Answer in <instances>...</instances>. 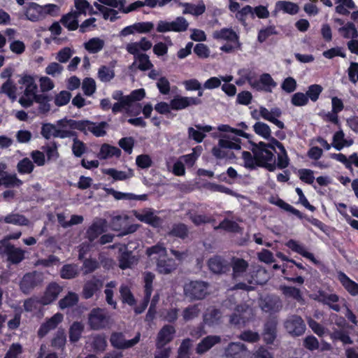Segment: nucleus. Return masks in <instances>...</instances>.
Returning a JSON list of instances; mask_svg holds the SVG:
<instances>
[{
  "label": "nucleus",
  "mask_w": 358,
  "mask_h": 358,
  "mask_svg": "<svg viewBox=\"0 0 358 358\" xmlns=\"http://www.w3.org/2000/svg\"><path fill=\"white\" fill-rule=\"evenodd\" d=\"M281 110L278 108H273L271 110H268L267 108L262 106L259 108V115L262 117L273 122L278 128L283 129L285 127L284 123L277 119L281 115Z\"/></svg>",
  "instance_id": "16"
},
{
  "label": "nucleus",
  "mask_w": 358,
  "mask_h": 358,
  "mask_svg": "<svg viewBox=\"0 0 358 358\" xmlns=\"http://www.w3.org/2000/svg\"><path fill=\"white\" fill-rule=\"evenodd\" d=\"M207 265L212 273L217 275L229 271L230 267L228 262L220 255L210 257L207 262Z\"/></svg>",
  "instance_id": "11"
},
{
  "label": "nucleus",
  "mask_w": 358,
  "mask_h": 358,
  "mask_svg": "<svg viewBox=\"0 0 358 358\" xmlns=\"http://www.w3.org/2000/svg\"><path fill=\"white\" fill-rule=\"evenodd\" d=\"M66 342V336L64 329H58L52 339V346L62 349Z\"/></svg>",
  "instance_id": "52"
},
{
  "label": "nucleus",
  "mask_w": 358,
  "mask_h": 358,
  "mask_svg": "<svg viewBox=\"0 0 358 358\" xmlns=\"http://www.w3.org/2000/svg\"><path fill=\"white\" fill-rule=\"evenodd\" d=\"M103 285L101 279L96 275H92L90 279L86 280L83 285L82 294L85 299L92 298L97 292H99Z\"/></svg>",
  "instance_id": "10"
},
{
  "label": "nucleus",
  "mask_w": 358,
  "mask_h": 358,
  "mask_svg": "<svg viewBox=\"0 0 358 358\" xmlns=\"http://www.w3.org/2000/svg\"><path fill=\"white\" fill-rule=\"evenodd\" d=\"M106 222L103 219H96L92 225L88 228L86 235L90 242L94 241L100 234L105 231Z\"/></svg>",
  "instance_id": "22"
},
{
  "label": "nucleus",
  "mask_w": 358,
  "mask_h": 358,
  "mask_svg": "<svg viewBox=\"0 0 358 358\" xmlns=\"http://www.w3.org/2000/svg\"><path fill=\"white\" fill-rule=\"evenodd\" d=\"M120 255L118 257L119 267L124 270L126 268H131L138 262V259L132 255L131 251L127 250L126 245H120L119 248Z\"/></svg>",
  "instance_id": "13"
},
{
  "label": "nucleus",
  "mask_w": 358,
  "mask_h": 358,
  "mask_svg": "<svg viewBox=\"0 0 358 358\" xmlns=\"http://www.w3.org/2000/svg\"><path fill=\"white\" fill-rule=\"evenodd\" d=\"M141 334L139 332L131 340H127L125 336L122 332H113L110 337V342L113 348L119 350H124L132 348L136 345L139 342Z\"/></svg>",
  "instance_id": "7"
},
{
  "label": "nucleus",
  "mask_w": 358,
  "mask_h": 358,
  "mask_svg": "<svg viewBox=\"0 0 358 358\" xmlns=\"http://www.w3.org/2000/svg\"><path fill=\"white\" fill-rule=\"evenodd\" d=\"M85 131L83 133L87 134V131L92 132L95 136L100 137L106 134V129L108 127V124L106 122H101L99 124L85 120Z\"/></svg>",
  "instance_id": "24"
},
{
  "label": "nucleus",
  "mask_w": 358,
  "mask_h": 358,
  "mask_svg": "<svg viewBox=\"0 0 358 358\" xmlns=\"http://www.w3.org/2000/svg\"><path fill=\"white\" fill-rule=\"evenodd\" d=\"M180 6L185 8L183 14H192L194 15H200L206 10L205 5L201 3L199 5H194L188 3H181Z\"/></svg>",
  "instance_id": "39"
},
{
  "label": "nucleus",
  "mask_w": 358,
  "mask_h": 358,
  "mask_svg": "<svg viewBox=\"0 0 358 358\" xmlns=\"http://www.w3.org/2000/svg\"><path fill=\"white\" fill-rule=\"evenodd\" d=\"M4 222L8 224H13L20 226H27L29 223L28 219L24 215L20 214H10L4 217Z\"/></svg>",
  "instance_id": "48"
},
{
  "label": "nucleus",
  "mask_w": 358,
  "mask_h": 358,
  "mask_svg": "<svg viewBox=\"0 0 358 358\" xmlns=\"http://www.w3.org/2000/svg\"><path fill=\"white\" fill-rule=\"evenodd\" d=\"M78 301V295L76 293L69 292L64 298L59 301V307L62 309H64L66 308L73 306L77 303Z\"/></svg>",
  "instance_id": "57"
},
{
  "label": "nucleus",
  "mask_w": 358,
  "mask_h": 358,
  "mask_svg": "<svg viewBox=\"0 0 358 358\" xmlns=\"http://www.w3.org/2000/svg\"><path fill=\"white\" fill-rule=\"evenodd\" d=\"M214 229L215 230L222 229L229 232H239L241 231V227L236 222L227 219L221 222L220 224L215 227Z\"/></svg>",
  "instance_id": "55"
},
{
  "label": "nucleus",
  "mask_w": 358,
  "mask_h": 358,
  "mask_svg": "<svg viewBox=\"0 0 358 358\" xmlns=\"http://www.w3.org/2000/svg\"><path fill=\"white\" fill-rule=\"evenodd\" d=\"M340 31H343V36L346 38L355 39L358 37V32L354 24L348 22L345 27L339 29Z\"/></svg>",
  "instance_id": "63"
},
{
  "label": "nucleus",
  "mask_w": 358,
  "mask_h": 358,
  "mask_svg": "<svg viewBox=\"0 0 358 358\" xmlns=\"http://www.w3.org/2000/svg\"><path fill=\"white\" fill-rule=\"evenodd\" d=\"M248 351L245 344L241 342H231L224 348L223 357L224 358H245Z\"/></svg>",
  "instance_id": "9"
},
{
  "label": "nucleus",
  "mask_w": 358,
  "mask_h": 358,
  "mask_svg": "<svg viewBox=\"0 0 358 358\" xmlns=\"http://www.w3.org/2000/svg\"><path fill=\"white\" fill-rule=\"evenodd\" d=\"M16 87L10 79H8L5 82L1 89V92L6 94L10 99H15L16 98Z\"/></svg>",
  "instance_id": "61"
},
{
  "label": "nucleus",
  "mask_w": 358,
  "mask_h": 358,
  "mask_svg": "<svg viewBox=\"0 0 358 358\" xmlns=\"http://www.w3.org/2000/svg\"><path fill=\"white\" fill-rule=\"evenodd\" d=\"M318 301L324 304L328 305L334 310L338 312L340 311V306L335 304L338 301V296L336 294H320L318 298Z\"/></svg>",
  "instance_id": "36"
},
{
  "label": "nucleus",
  "mask_w": 358,
  "mask_h": 358,
  "mask_svg": "<svg viewBox=\"0 0 358 358\" xmlns=\"http://www.w3.org/2000/svg\"><path fill=\"white\" fill-rule=\"evenodd\" d=\"M280 289L286 297L292 298L301 304L305 303L301 291L299 289L292 286H281Z\"/></svg>",
  "instance_id": "29"
},
{
  "label": "nucleus",
  "mask_w": 358,
  "mask_h": 358,
  "mask_svg": "<svg viewBox=\"0 0 358 358\" xmlns=\"http://www.w3.org/2000/svg\"><path fill=\"white\" fill-rule=\"evenodd\" d=\"M63 320V315L61 313H56L50 317L46 322L41 324L38 335L40 337L45 336L50 330L55 329L57 326L62 322Z\"/></svg>",
  "instance_id": "23"
},
{
  "label": "nucleus",
  "mask_w": 358,
  "mask_h": 358,
  "mask_svg": "<svg viewBox=\"0 0 358 358\" xmlns=\"http://www.w3.org/2000/svg\"><path fill=\"white\" fill-rule=\"evenodd\" d=\"M336 12L338 14L348 15L350 14L348 9H354L356 8L355 3L352 0H336Z\"/></svg>",
  "instance_id": "37"
},
{
  "label": "nucleus",
  "mask_w": 358,
  "mask_h": 358,
  "mask_svg": "<svg viewBox=\"0 0 358 358\" xmlns=\"http://www.w3.org/2000/svg\"><path fill=\"white\" fill-rule=\"evenodd\" d=\"M133 214L141 222H145L155 227L159 226L162 223L160 217L154 215L151 209H145L142 213L134 210L133 211Z\"/></svg>",
  "instance_id": "21"
},
{
  "label": "nucleus",
  "mask_w": 358,
  "mask_h": 358,
  "mask_svg": "<svg viewBox=\"0 0 358 358\" xmlns=\"http://www.w3.org/2000/svg\"><path fill=\"white\" fill-rule=\"evenodd\" d=\"M87 150L85 144L80 141L77 136L73 139L72 152L73 155L77 157H80Z\"/></svg>",
  "instance_id": "59"
},
{
  "label": "nucleus",
  "mask_w": 358,
  "mask_h": 358,
  "mask_svg": "<svg viewBox=\"0 0 358 358\" xmlns=\"http://www.w3.org/2000/svg\"><path fill=\"white\" fill-rule=\"evenodd\" d=\"M338 279L343 286L352 295L358 294V284L350 280L345 273L341 272L338 273Z\"/></svg>",
  "instance_id": "30"
},
{
  "label": "nucleus",
  "mask_w": 358,
  "mask_h": 358,
  "mask_svg": "<svg viewBox=\"0 0 358 358\" xmlns=\"http://www.w3.org/2000/svg\"><path fill=\"white\" fill-rule=\"evenodd\" d=\"M137 61L139 63L138 69L141 71H147L153 66L149 59V56L144 53H140L135 57L134 62L129 66L130 70H133Z\"/></svg>",
  "instance_id": "33"
},
{
  "label": "nucleus",
  "mask_w": 358,
  "mask_h": 358,
  "mask_svg": "<svg viewBox=\"0 0 358 358\" xmlns=\"http://www.w3.org/2000/svg\"><path fill=\"white\" fill-rule=\"evenodd\" d=\"M177 266L178 265L173 259H157V270L161 274H170L177 268Z\"/></svg>",
  "instance_id": "26"
},
{
  "label": "nucleus",
  "mask_w": 358,
  "mask_h": 358,
  "mask_svg": "<svg viewBox=\"0 0 358 358\" xmlns=\"http://www.w3.org/2000/svg\"><path fill=\"white\" fill-rule=\"evenodd\" d=\"M253 129L257 134L262 136L263 138L266 139H269L271 138V131L269 126L266 124L262 122H257L254 124Z\"/></svg>",
  "instance_id": "51"
},
{
  "label": "nucleus",
  "mask_w": 358,
  "mask_h": 358,
  "mask_svg": "<svg viewBox=\"0 0 358 358\" xmlns=\"http://www.w3.org/2000/svg\"><path fill=\"white\" fill-rule=\"evenodd\" d=\"M282 300L275 295H267L259 300V307L266 313H278L282 310Z\"/></svg>",
  "instance_id": "8"
},
{
  "label": "nucleus",
  "mask_w": 358,
  "mask_h": 358,
  "mask_svg": "<svg viewBox=\"0 0 358 358\" xmlns=\"http://www.w3.org/2000/svg\"><path fill=\"white\" fill-rule=\"evenodd\" d=\"M25 15L27 20L32 22L40 20L45 17L44 8L36 3H30L26 10Z\"/></svg>",
  "instance_id": "25"
},
{
  "label": "nucleus",
  "mask_w": 358,
  "mask_h": 358,
  "mask_svg": "<svg viewBox=\"0 0 358 358\" xmlns=\"http://www.w3.org/2000/svg\"><path fill=\"white\" fill-rule=\"evenodd\" d=\"M252 280L249 283L255 282L257 285H264L270 278L267 271L262 267L258 268L255 275H252Z\"/></svg>",
  "instance_id": "45"
},
{
  "label": "nucleus",
  "mask_w": 358,
  "mask_h": 358,
  "mask_svg": "<svg viewBox=\"0 0 358 358\" xmlns=\"http://www.w3.org/2000/svg\"><path fill=\"white\" fill-rule=\"evenodd\" d=\"M322 87L320 85H312L308 87V89L306 93L308 98H310L312 101H316L320 93L322 92Z\"/></svg>",
  "instance_id": "64"
},
{
  "label": "nucleus",
  "mask_w": 358,
  "mask_h": 358,
  "mask_svg": "<svg viewBox=\"0 0 358 358\" xmlns=\"http://www.w3.org/2000/svg\"><path fill=\"white\" fill-rule=\"evenodd\" d=\"M19 83L25 86L24 94L20 98L19 103L23 107H29L33 104L34 99L38 95L36 94L37 85L35 83L34 78L28 75L23 76Z\"/></svg>",
  "instance_id": "4"
},
{
  "label": "nucleus",
  "mask_w": 358,
  "mask_h": 358,
  "mask_svg": "<svg viewBox=\"0 0 358 358\" xmlns=\"http://www.w3.org/2000/svg\"><path fill=\"white\" fill-rule=\"evenodd\" d=\"M283 327L287 333L293 337L302 336L306 329L303 320L298 315L289 316L283 322Z\"/></svg>",
  "instance_id": "5"
},
{
  "label": "nucleus",
  "mask_w": 358,
  "mask_h": 358,
  "mask_svg": "<svg viewBox=\"0 0 358 358\" xmlns=\"http://www.w3.org/2000/svg\"><path fill=\"white\" fill-rule=\"evenodd\" d=\"M145 92L143 89H139L133 91L130 95L125 96V99L129 103L130 107L134 106L136 108V110L135 112H133L129 108H127V113L133 115H138L141 110V106L140 104L136 103V101H141L145 97Z\"/></svg>",
  "instance_id": "18"
},
{
  "label": "nucleus",
  "mask_w": 358,
  "mask_h": 358,
  "mask_svg": "<svg viewBox=\"0 0 358 358\" xmlns=\"http://www.w3.org/2000/svg\"><path fill=\"white\" fill-rule=\"evenodd\" d=\"M17 168L20 173H30L33 171L34 166L32 162L26 157L19 162Z\"/></svg>",
  "instance_id": "62"
},
{
  "label": "nucleus",
  "mask_w": 358,
  "mask_h": 358,
  "mask_svg": "<svg viewBox=\"0 0 358 358\" xmlns=\"http://www.w3.org/2000/svg\"><path fill=\"white\" fill-rule=\"evenodd\" d=\"M57 129L55 124L44 123L41 127V134L47 140H49L51 137L57 138Z\"/></svg>",
  "instance_id": "49"
},
{
  "label": "nucleus",
  "mask_w": 358,
  "mask_h": 358,
  "mask_svg": "<svg viewBox=\"0 0 358 358\" xmlns=\"http://www.w3.org/2000/svg\"><path fill=\"white\" fill-rule=\"evenodd\" d=\"M50 97L44 94H38L34 99V101L39 104L38 111L43 114H45L50 111V105L49 101H50Z\"/></svg>",
  "instance_id": "47"
},
{
  "label": "nucleus",
  "mask_w": 358,
  "mask_h": 358,
  "mask_svg": "<svg viewBox=\"0 0 358 358\" xmlns=\"http://www.w3.org/2000/svg\"><path fill=\"white\" fill-rule=\"evenodd\" d=\"M98 77L101 81L107 83L115 77V72L106 66H101L98 71Z\"/></svg>",
  "instance_id": "56"
},
{
  "label": "nucleus",
  "mask_w": 358,
  "mask_h": 358,
  "mask_svg": "<svg viewBox=\"0 0 358 358\" xmlns=\"http://www.w3.org/2000/svg\"><path fill=\"white\" fill-rule=\"evenodd\" d=\"M80 16V13H69L63 16L61 19V22L69 30H76L78 27V18Z\"/></svg>",
  "instance_id": "31"
},
{
  "label": "nucleus",
  "mask_w": 358,
  "mask_h": 358,
  "mask_svg": "<svg viewBox=\"0 0 358 358\" xmlns=\"http://www.w3.org/2000/svg\"><path fill=\"white\" fill-rule=\"evenodd\" d=\"M1 185L6 187H19L22 185V182L18 179L15 174L10 175L6 173L1 178Z\"/></svg>",
  "instance_id": "50"
},
{
  "label": "nucleus",
  "mask_w": 358,
  "mask_h": 358,
  "mask_svg": "<svg viewBox=\"0 0 358 358\" xmlns=\"http://www.w3.org/2000/svg\"><path fill=\"white\" fill-rule=\"evenodd\" d=\"M120 294L121 300L123 303H126L130 306L135 304V299L130 289L127 285H122L120 287Z\"/></svg>",
  "instance_id": "54"
},
{
  "label": "nucleus",
  "mask_w": 358,
  "mask_h": 358,
  "mask_svg": "<svg viewBox=\"0 0 358 358\" xmlns=\"http://www.w3.org/2000/svg\"><path fill=\"white\" fill-rule=\"evenodd\" d=\"M201 101L197 98L176 96L170 102L173 110H182L192 105H199Z\"/></svg>",
  "instance_id": "17"
},
{
  "label": "nucleus",
  "mask_w": 358,
  "mask_h": 358,
  "mask_svg": "<svg viewBox=\"0 0 358 358\" xmlns=\"http://www.w3.org/2000/svg\"><path fill=\"white\" fill-rule=\"evenodd\" d=\"M201 313L198 304L191 305L186 307L182 311V319L185 322H188L197 317Z\"/></svg>",
  "instance_id": "44"
},
{
  "label": "nucleus",
  "mask_w": 358,
  "mask_h": 358,
  "mask_svg": "<svg viewBox=\"0 0 358 358\" xmlns=\"http://www.w3.org/2000/svg\"><path fill=\"white\" fill-rule=\"evenodd\" d=\"M222 313L218 309H212L204 315L203 321L209 326H215L221 322Z\"/></svg>",
  "instance_id": "40"
},
{
  "label": "nucleus",
  "mask_w": 358,
  "mask_h": 358,
  "mask_svg": "<svg viewBox=\"0 0 358 358\" xmlns=\"http://www.w3.org/2000/svg\"><path fill=\"white\" fill-rule=\"evenodd\" d=\"M155 274L152 272H145L143 274V280L145 283V296L143 299V303L141 308H137L136 309V313H141L147 307L150 301L151 294L152 292V282L155 279Z\"/></svg>",
  "instance_id": "14"
},
{
  "label": "nucleus",
  "mask_w": 358,
  "mask_h": 358,
  "mask_svg": "<svg viewBox=\"0 0 358 358\" xmlns=\"http://www.w3.org/2000/svg\"><path fill=\"white\" fill-rule=\"evenodd\" d=\"M173 31L181 32L187 29L189 23L183 17H178L174 21L171 22Z\"/></svg>",
  "instance_id": "60"
},
{
  "label": "nucleus",
  "mask_w": 358,
  "mask_h": 358,
  "mask_svg": "<svg viewBox=\"0 0 358 358\" xmlns=\"http://www.w3.org/2000/svg\"><path fill=\"white\" fill-rule=\"evenodd\" d=\"M43 281L41 273L34 271L25 274L22 278L20 287L24 294H29L35 287L40 286Z\"/></svg>",
  "instance_id": "6"
},
{
  "label": "nucleus",
  "mask_w": 358,
  "mask_h": 358,
  "mask_svg": "<svg viewBox=\"0 0 358 358\" xmlns=\"http://www.w3.org/2000/svg\"><path fill=\"white\" fill-rule=\"evenodd\" d=\"M106 175L111 176L115 180H123L133 176V171L129 169L127 172L117 171L115 169H108L103 171Z\"/></svg>",
  "instance_id": "41"
},
{
  "label": "nucleus",
  "mask_w": 358,
  "mask_h": 358,
  "mask_svg": "<svg viewBox=\"0 0 358 358\" xmlns=\"http://www.w3.org/2000/svg\"><path fill=\"white\" fill-rule=\"evenodd\" d=\"M192 341L190 338L184 339L178 350L177 358H189Z\"/></svg>",
  "instance_id": "53"
},
{
  "label": "nucleus",
  "mask_w": 358,
  "mask_h": 358,
  "mask_svg": "<svg viewBox=\"0 0 358 358\" xmlns=\"http://www.w3.org/2000/svg\"><path fill=\"white\" fill-rule=\"evenodd\" d=\"M84 331V324L80 322H74L69 328V340L72 343L77 342Z\"/></svg>",
  "instance_id": "38"
},
{
  "label": "nucleus",
  "mask_w": 358,
  "mask_h": 358,
  "mask_svg": "<svg viewBox=\"0 0 358 358\" xmlns=\"http://www.w3.org/2000/svg\"><path fill=\"white\" fill-rule=\"evenodd\" d=\"M189 229L187 225L183 223L176 224L173 226L171 230L169 232V235L185 239L188 236Z\"/></svg>",
  "instance_id": "43"
},
{
  "label": "nucleus",
  "mask_w": 358,
  "mask_h": 358,
  "mask_svg": "<svg viewBox=\"0 0 358 358\" xmlns=\"http://www.w3.org/2000/svg\"><path fill=\"white\" fill-rule=\"evenodd\" d=\"M62 288L57 283H51L48 287L44 296L41 299V303L44 305H47L55 301L60 292Z\"/></svg>",
  "instance_id": "27"
},
{
  "label": "nucleus",
  "mask_w": 358,
  "mask_h": 358,
  "mask_svg": "<svg viewBox=\"0 0 358 358\" xmlns=\"http://www.w3.org/2000/svg\"><path fill=\"white\" fill-rule=\"evenodd\" d=\"M99 267V262L94 259H85L83 261L82 270L84 275L93 273Z\"/></svg>",
  "instance_id": "58"
},
{
  "label": "nucleus",
  "mask_w": 358,
  "mask_h": 358,
  "mask_svg": "<svg viewBox=\"0 0 358 358\" xmlns=\"http://www.w3.org/2000/svg\"><path fill=\"white\" fill-rule=\"evenodd\" d=\"M85 48L91 53L99 52L104 46V41L99 38H92L84 44Z\"/></svg>",
  "instance_id": "46"
},
{
  "label": "nucleus",
  "mask_w": 358,
  "mask_h": 358,
  "mask_svg": "<svg viewBox=\"0 0 358 358\" xmlns=\"http://www.w3.org/2000/svg\"><path fill=\"white\" fill-rule=\"evenodd\" d=\"M277 9L280 10H282L284 13L294 15L296 14L299 10V7L297 4L287 1H280L276 3Z\"/></svg>",
  "instance_id": "42"
},
{
  "label": "nucleus",
  "mask_w": 358,
  "mask_h": 358,
  "mask_svg": "<svg viewBox=\"0 0 358 358\" xmlns=\"http://www.w3.org/2000/svg\"><path fill=\"white\" fill-rule=\"evenodd\" d=\"M221 342V337L217 335L208 336L203 338L196 347V352L203 355L211 349L214 345Z\"/></svg>",
  "instance_id": "19"
},
{
  "label": "nucleus",
  "mask_w": 358,
  "mask_h": 358,
  "mask_svg": "<svg viewBox=\"0 0 358 358\" xmlns=\"http://www.w3.org/2000/svg\"><path fill=\"white\" fill-rule=\"evenodd\" d=\"M121 155V150L115 146L108 144H103L98 154L99 159H106L112 157H119Z\"/></svg>",
  "instance_id": "28"
},
{
  "label": "nucleus",
  "mask_w": 358,
  "mask_h": 358,
  "mask_svg": "<svg viewBox=\"0 0 358 358\" xmlns=\"http://www.w3.org/2000/svg\"><path fill=\"white\" fill-rule=\"evenodd\" d=\"M176 331L173 326L164 325L157 333L156 338V348H162L172 341Z\"/></svg>",
  "instance_id": "12"
},
{
  "label": "nucleus",
  "mask_w": 358,
  "mask_h": 358,
  "mask_svg": "<svg viewBox=\"0 0 358 358\" xmlns=\"http://www.w3.org/2000/svg\"><path fill=\"white\" fill-rule=\"evenodd\" d=\"M80 274L78 266L75 264H65L60 271L61 278L63 279H73Z\"/></svg>",
  "instance_id": "32"
},
{
  "label": "nucleus",
  "mask_w": 358,
  "mask_h": 358,
  "mask_svg": "<svg viewBox=\"0 0 358 358\" xmlns=\"http://www.w3.org/2000/svg\"><path fill=\"white\" fill-rule=\"evenodd\" d=\"M278 323L275 317H269L264 323L262 335L266 343H273L275 339Z\"/></svg>",
  "instance_id": "15"
},
{
  "label": "nucleus",
  "mask_w": 358,
  "mask_h": 358,
  "mask_svg": "<svg viewBox=\"0 0 358 358\" xmlns=\"http://www.w3.org/2000/svg\"><path fill=\"white\" fill-rule=\"evenodd\" d=\"M213 37L217 39H223L236 42L237 47L239 46L238 43V36L232 29H222L219 31H215L213 33Z\"/></svg>",
  "instance_id": "34"
},
{
  "label": "nucleus",
  "mask_w": 358,
  "mask_h": 358,
  "mask_svg": "<svg viewBox=\"0 0 358 358\" xmlns=\"http://www.w3.org/2000/svg\"><path fill=\"white\" fill-rule=\"evenodd\" d=\"M253 148L252 151L255 155L256 164L267 169L269 171H273L275 169V163L274 155L268 148L274 150L273 144H266L264 142H260L258 144L252 143Z\"/></svg>",
  "instance_id": "1"
},
{
  "label": "nucleus",
  "mask_w": 358,
  "mask_h": 358,
  "mask_svg": "<svg viewBox=\"0 0 358 358\" xmlns=\"http://www.w3.org/2000/svg\"><path fill=\"white\" fill-rule=\"evenodd\" d=\"M113 324L111 317L102 308H93L88 315V324L93 330L109 329Z\"/></svg>",
  "instance_id": "3"
},
{
  "label": "nucleus",
  "mask_w": 358,
  "mask_h": 358,
  "mask_svg": "<svg viewBox=\"0 0 358 358\" xmlns=\"http://www.w3.org/2000/svg\"><path fill=\"white\" fill-rule=\"evenodd\" d=\"M209 284L203 280H190L183 285L184 296L189 301L203 299L208 294Z\"/></svg>",
  "instance_id": "2"
},
{
  "label": "nucleus",
  "mask_w": 358,
  "mask_h": 358,
  "mask_svg": "<svg viewBox=\"0 0 358 358\" xmlns=\"http://www.w3.org/2000/svg\"><path fill=\"white\" fill-rule=\"evenodd\" d=\"M8 261L12 264H19L24 258V252L19 248L10 245L7 252Z\"/></svg>",
  "instance_id": "35"
},
{
  "label": "nucleus",
  "mask_w": 358,
  "mask_h": 358,
  "mask_svg": "<svg viewBox=\"0 0 358 358\" xmlns=\"http://www.w3.org/2000/svg\"><path fill=\"white\" fill-rule=\"evenodd\" d=\"M230 265L232 268V277L234 279L243 277L249 267V264L247 261L236 257L231 258Z\"/></svg>",
  "instance_id": "20"
}]
</instances>
